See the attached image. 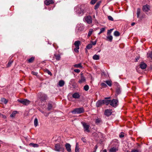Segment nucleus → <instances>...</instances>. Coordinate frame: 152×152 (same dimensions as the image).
<instances>
[{
  "label": "nucleus",
  "mask_w": 152,
  "mask_h": 152,
  "mask_svg": "<svg viewBox=\"0 0 152 152\" xmlns=\"http://www.w3.org/2000/svg\"><path fill=\"white\" fill-rule=\"evenodd\" d=\"M86 8L84 5H78L75 7V10L77 14L82 15L85 12L84 9Z\"/></svg>",
  "instance_id": "nucleus-1"
},
{
  "label": "nucleus",
  "mask_w": 152,
  "mask_h": 152,
  "mask_svg": "<svg viewBox=\"0 0 152 152\" xmlns=\"http://www.w3.org/2000/svg\"><path fill=\"white\" fill-rule=\"evenodd\" d=\"M84 109L83 107L77 108L74 109L72 111V113L73 114H80L84 113Z\"/></svg>",
  "instance_id": "nucleus-2"
},
{
  "label": "nucleus",
  "mask_w": 152,
  "mask_h": 152,
  "mask_svg": "<svg viewBox=\"0 0 152 152\" xmlns=\"http://www.w3.org/2000/svg\"><path fill=\"white\" fill-rule=\"evenodd\" d=\"M17 101L25 105H28L31 103V101L27 99H18Z\"/></svg>",
  "instance_id": "nucleus-3"
},
{
  "label": "nucleus",
  "mask_w": 152,
  "mask_h": 152,
  "mask_svg": "<svg viewBox=\"0 0 152 152\" xmlns=\"http://www.w3.org/2000/svg\"><path fill=\"white\" fill-rule=\"evenodd\" d=\"M80 44V42L79 41H77L75 42L74 45L75 46V48L74 49V51L78 53L79 52L78 50L79 49V45Z\"/></svg>",
  "instance_id": "nucleus-4"
},
{
  "label": "nucleus",
  "mask_w": 152,
  "mask_h": 152,
  "mask_svg": "<svg viewBox=\"0 0 152 152\" xmlns=\"http://www.w3.org/2000/svg\"><path fill=\"white\" fill-rule=\"evenodd\" d=\"M55 150L58 151H63L64 148L62 147V145L60 143H57L55 145Z\"/></svg>",
  "instance_id": "nucleus-5"
},
{
  "label": "nucleus",
  "mask_w": 152,
  "mask_h": 152,
  "mask_svg": "<svg viewBox=\"0 0 152 152\" xmlns=\"http://www.w3.org/2000/svg\"><path fill=\"white\" fill-rule=\"evenodd\" d=\"M81 124H82L84 129V131L87 132H89L90 130L89 128L90 127V125L87 124L86 123L82 122Z\"/></svg>",
  "instance_id": "nucleus-6"
},
{
  "label": "nucleus",
  "mask_w": 152,
  "mask_h": 152,
  "mask_svg": "<svg viewBox=\"0 0 152 152\" xmlns=\"http://www.w3.org/2000/svg\"><path fill=\"white\" fill-rule=\"evenodd\" d=\"M118 100L117 99H114L110 100V105L113 107H116L118 105Z\"/></svg>",
  "instance_id": "nucleus-7"
},
{
  "label": "nucleus",
  "mask_w": 152,
  "mask_h": 152,
  "mask_svg": "<svg viewBox=\"0 0 152 152\" xmlns=\"http://www.w3.org/2000/svg\"><path fill=\"white\" fill-rule=\"evenodd\" d=\"M85 20L87 23L91 24L92 23V18L91 16L88 15L85 18Z\"/></svg>",
  "instance_id": "nucleus-8"
},
{
  "label": "nucleus",
  "mask_w": 152,
  "mask_h": 152,
  "mask_svg": "<svg viewBox=\"0 0 152 152\" xmlns=\"http://www.w3.org/2000/svg\"><path fill=\"white\" fill-rule=\"evenodd\" d=\"M150 7L148 4H146L143 7L142 10L145 12H148L150 10Z\"/></svg>",
  "instance_id": "nucleus-9"
},
{
  "label": "nucleus",
  "mask_w": 152,
  "mask_h": 152,
  "mask_svg": "<svg viewBox=\"0 0 152 152\" xmlns=\"http://www.w3.org/2000/svg\"><path fill=\"white\" fill-rule=\"evenodd\" d=\"M65 146L66 150L68 152H71V145L69 144L68 143H66L65 145Z\"/></svg>",
  "instance_id": "nucleus-10"
},
{
  "label": "nucleus",
  "mask_w": 152,
  "mask_h": 152,
  "mask_svg": "<svg viewBox=\"0 0 152 152\" xmlns=\"http://www.w3.org/2000/svg\"><path fill=\"white\" fill-rule=\"evenodd\" d=\"M112 113L111 110L107 109L105 110L104 113L105 115L108 116L112 114Z\"/></svg>",
  "instance_id": "nucleus-11"
},
{
  "label": "nucleus",
  "mask_w": 152,
  "mask_h": 152,
  "mask_svg": "<svg viewBox=\"0 0 152 152\" xmlns=\"http://www.w3.org/2000/svg\"><path fill=\"white\" fill-rule=\"evenodd\" d=\"M72 97L74 98L78 99L80 98V95L79 93H75L72 94Z\"/></svg>",
  "instance_id": "nucleus-12"
},
{
  "label": "nucleus",
  "mask_w": 152,
  "mask_h": 152,
  "mask_svg": "<svg viewBox=\"0 0 152 152\" xmlns=\"http://www.w3.org/2000/svg\"><path fill=\"white\" fill-rule=\"evenodd\" d=\"M45 4L46 5H48L54 3V2L52 0H46L45 1Z\"/></svg>",
  "instance_id": "nucleus-13"
},
{
  "label": "nucleus",
  "mask_w": 152,
  "mask_h": 152,
  "mask_svg": "<svg viewBox=\"0 0 152 152\" xmlns=\"http://www.w3.org/2000/svg\"><path fill=\"white\" fill-rule=\"evenodd\" d=\"M140 66V68L142 69H145L147 67L146 64L143 62H141Z\"/></svg>",
  "instance_id": "nucleus-14"
},
{
  "label": "nucleus",
  "mask_w": 152,
  "mask_h": 152,
  "mask_svg": "<svg viewBox=\"0 0 152 152\" xmlns=\"http://www.w3.org/2000/svg\"><path fill=\"white\" fill-rule=\"evenodd\" d=\"M118 150V148L113 147L110 148L109 150L110 152H116Z\"/></svg>",
  "instance_id": "nucleus-15"
},
{
  "label": "nucleus",
  "mask_w": 152,
  "mask_h": 152,
  "mask_svg": "<svg viewBox=\"0 0 152 152\" xmlns=\"http://www.w3.org/2000/svg\"><path fill=\"white\" fill-rule=\"evenodd\" d=\"M85 80L86 79L85 77L81 75V76L80 79L79 80L78 82L80 83H81L84 82Z\"/></svg>",
  "instance_id": "nucleus-16"
},
{
  "label": "nucleus",
  "mask_w": 152,
  "mask_h": 152,
  "mask_svg": "<svg viewBox=\"0 0 152 152\" xmlns=\"http://www.w3.org/2000/svg\"><path fill=\"white\" fill-rule=\"evenodd\" d=\"M54 57H55L57 61H59L61 59V56L59 54H55L54 55Z\"/></svg>",
  "instance_id": "nucleus-17"
},
{
  "label": "nucleus",
  "mask_w": 152,
  "mask_h": 152,
  "mask_svg": "<svg viewBox=\"0 0 152 152\" xmlns=\"http://www.w3.org/2000/svg\"><path fill=\"white\" fill-rule=\"evenodd\" d=\"M103 104H104L103 100H99L97 102L96 104V105L97 107H99Z\"/></svg>",
  "instance_id": "nucleus-18"
},
{
  "label": "nucleus",
  "mask_w": 152,
  "mask_h": 152,
  "mask_svg": "<svg viewBox=\"0 0 152 152\" xmlns=\"http://www.w3.org/2000/svg\"><path fill=\"white\" fill-rule=\"evenodd\" d=\"M103 101L104 104H105L106 105H107L109 104H110V100H107L106 99H105L103 100Z\"/></svg>",
  "instance_id": "nucleus-19"
},
{
  "label": "nucleus",
  "mask_w": 152,
  "mask_h": 152,
  "mask_svg": "<svg viewBox=\"0 0 152 152\" xmlns=\"http://www.w3.org/2000/svg\"><path fill=\"white\" fill-rule=\"evenodd\" d=\"M107 40L111 42L113 40V37L111 35H107Z\"/></svg>",
  "instance_id": "nucleus-20"
},
{
  "label": "nucleus",
  "mask_w": 152,
  "mask_h": 152,
  "mask_svg": "<svg viewBox=\"0 0 152 152\" xmlns=\"http://www.w3.org/2000/svg\"><path fill=\"white\" fill-rule=\"evenodd\" d=\"M78 30L79 31H82L84 29L83 26L82 25H78L77 26V27Z\"/></svg>",
  "instance_id": "nucleus-21"
},
{
  "label": "nucleus",
  "mask_w": 152,
  "mask_h": 152,
  "mask_svg": "<svg viewBox=\"0 0 152 152\" xmlns=\"http://www.w3.org/2000/svg\"><path fill=\"white\" fill-rule=\"evenodd\" d=\"M34 57H32L31 58L27 60V61L28 63H31L34 61Z\"/></svg>",
  "instance_id": "nucleus-22"
},
{
  "label": "nucleus",
  "mask_w": 152,
  "mask_h": 152,
  "mask_svg": "<svg viewBox=\"0 0 152 152\" xmlns=\"http://www.w3.org/2000/svg\"><path fill=\"white\" fill-rule=\"evenodd\" d=\"M65 84V82L63 80H60L59 81L58 85L60 87H62Z\"/></svg>",
  "instance_id": "nucleus-23"
},
{
  "label": "nucleus",
  "mask_w": 152,
  "mask_h": 152,
  "mask_svg": "<svg viewBox=\"0 0 152 152\" xmlns=\"http://www.w3.org/2000/svg\"><path fill=\"white\" fill-rule=\"evenodd\" d=\"M47 99V96L46 94H43L41 98V100L43 101H45Z\"/></svg>",
  "instance_id": "nucleus-24"
},
{
  "label": "nucleus",
  "mask_w": 152,
  "mask_h": 152,
  "mask_svg": "<svg viewBox=\"0 0 152 152\" xmlns=\"http://www.w3.org/2000/svg\"><path fill=\"white\" fill-rule=\"evenodd\" d=\"M1 101L5 104H6L8 102V100L4 98H1Z\"/></svg>",
  "instance_id": "nucleus-25"
},
{
  "label": "nucleus",
  "mask_w": 152,
  "mask_h": 152,
  "mask_svg": "<svg viewBox=\"0 0 152 152\" xmlns=\"http://www.w3.org/2000/svg\"><path fill=\"white\" fill-rule=\"evenodd\" d=\"M101 1H98L95 5L94 7V9L95 10H96L99 7L100 4H101Z\"/></svg>",
  "instance_id": "nucleus-26"
},
{
  "label": "nucleus",
  "mask_w": 152,
  "mask_h": 152,
  "mask_svg": "<svg viewBox=\"0 0 152 152\" xmlns=\"http://www.w3.org/2000/svg\"><path fill=\"white\" fill-rule=\"evenodd\" d=\"M29 145L30 146L34 148L38 147L39 146V145L37 144L33 143H30L29 144Z\"/></svg>",
  "instance_id": "nucleus-27"
},
{
  "label": "nucleus",
  "mask_w": 152,
  "mask_h": 152,
  "mask_svg": "<svg viewBox=\"0 0 152 152\" xmlns=\"http://www.w3.org/2000/svg\"><path fill=\"white\" fill-rule=\"evenodd\" d=\"M74 66L75 67L77 68H82V66L81 65V63L75 64L74 65Z\"/></svg>",
  "instance_id": "nucleus-28"
},
{
  "label": "nucleus",
  "mask_w": 152,
  "mask_h": 152,
  "mask_svg": "<svg viewBox=\"0 0 152 152\" xmlns=\"http://www.w3.org/2000/svg\"><path fill=\"white\" fill-rule=\"evenodd\" d=\"M93 58L95 60H98L99 58V55H94L93 57Z\"/></svg>",
  "instance_id": "nucleus-29"
},
{
  "label": "nucleus",
  "mask_w": 152,
  "mask_h": 152,
  "mask_svg": "<svg viewBox=\"0 0 152 152\" xmlns=\"http://www.w3.org/2000/svg\"><path fill=\"white\" fill-rule=\"evenodd\" d=\"M93 30L92 28H90L89 29V31L87 37L88 38H89L90 36L92 34Z\"/></svg>",
  "instance_id": "nucleus-30"
},
{
  "label": "nucleus",
  "mask_w": 152,
  "mask_h": 152,
  "mask_svg": "<svg viewBox=\"0 0 152 152\" xmlns=\"http://www.w3.org/2000/svg\"><path fill=\"white\" fill-rule=\"evenodd\" d=\"M102 122V121L100 118H97L95 121V123L97 124H99Z\"/></svg>",
  "instance_id": "nucleus-31"
},
{
  "label": "nucleus",
  "mask_w": 152,
  "mask_h": 152,
  "mask_svg": "<svg viewBox=\"0 0 152 152\" xmlns=\"http://www.w3.org/2000/svg\"><path fill=\"white\" fill-rule=\"evenodd\" d=\"M78 144L77 143H76V145L75 148V152H79V148L78 146Z\"/></svg>",
  "instance_id": "nucleus-32"
},
{
  "label": "nucleus",
  "mask_w": 152,
  "mask_h": 152,
  "mask_svg": "<svg viewBox=\"0 0 152 152\" xmlns=\"http://www.w3.org/2000/svg\"><path fill=\"white\" fill-rule=\"evenodd\" d=\"M34 124L35 126L36 127L38 125V121L37 118H35L34 120Z\"/></svg>",
  "instance_id": "nucleus-33"
},
{
  "label": "nucleus",
  "mask_w": 152,
  "mask_h": 152,
  "mask_svg": "<svg viewBox=\"0 0 152 152\" xmlns=\"http://www.w3.org/2000/svg\"><path fill=\"white\" fill-rule=\"evenodd\" d=\"M105 30V28H103L100 29V32L98 33V34L99 35L102 33H103Z\"/></svg>",
  "instance_id": "nucleus-34"
},
{
  "label": "nucleus",
  "mask_w": 152,
  "mask_h": 152,
  "mask_svg": "<svg viewBox=\"0 0 152 152\" xmlns=\"http://www.w3.org/2000/svg\"><path fill=\"white\" fill-rule=\"evenodd\" d=\"M114 35L116 37H118L119 36L120 34L119 32L117 31H115L114 33Z\"/></svg>",
  "instance_id": "nucleus-35"
},
{
  "label": "nucleus",
  "mask_w": 152,
  "mask_h": 152,
  "mask_svg": "<svg viewBox=\"0 0 152 152\" xmlns=\"http://www.w3.org/2000/svg\"><path fill=\"white\" fill-rule=\"evenodd\" d=\"M147 57L152 59V52H150L147 53Z\"/></svg>",
  "instance_id": "nucleus-36"
},
{
  "label": "nucleus",
  "mask_w": 152,
  "mask_h": 152,
  "mask_svg": "<svg viewBox=\"0 0 152 152\" xmlns=\"http://www.w3.org/2000/svg\"><path fill=\"white\" fill-rule=\"evenodd\" d=\"M17 111H13L12 114L10 115V117H14L16 114L17 113Z\"/></svg>",
  "instance_id": "nucleus-37"
},
{
  "label": "nucleus",
  "mask_w": 152,
  "mask_h": 152,
  "mask_svg": "<svg viewBox=\"0 0 152 152\" xmlns=\"http://www.w3.org/2000/svg\"><path fill=\"white\" fill-rule=\"evenodd\" d=\"M13 60H10L9 61L8 63V64H7V67H9L11 65V64H12V63H13Z\"/></svg>",
  "instance_id": "nucleus-38"
},
{
  "label": "nucleus",
  "mask_w": 152,
  "mask_h": 152,
  "mask_svg": "<svg viewBox=\"0 0 152 152\" xmlns=\"http://www.w3.org/2000/svg\"><path fill=\"white\" fill-rule=\"evenodd\" d=\"M113 29H111L110 30H108L107 33V35H111V34Z\"/></svg>",
  "instance_id": "nucleus-39"
},
{
  "label": "nucleus",
  "mask_w": 152,
  "mask_h": 152,
  "mask_svg": "<svg viewBox=\"0 0 152 152\" xmlns=\"http://www.w3.org/2000/svg\"><path fill=\"white\" fill-rule=\"evenodd\" d=\"M52 107V105L50 104L49 103L48 104V109L49 110H50Z\"/></svg>",
  "instance_id": "nucleus-40"
},
{
  "label": "nucleus",
  "mask_w": 152,
  "mask_h": 152,
  "mask_svg": "<svg viewBox=\"0 0 152 152\" xmlns=\"http://www.w3.org/2000/svg\"><path fill=\"white\" fill-rule=\"evenodd\" d=\"M84 89L86 91H87L89 89V86L88 85H86L84 86Z\"/></svg>",
  "instance_id": "nucleus-41"
},
{
  "label": "nucleus",
  "mask_w": 152,
  "mask_h": 152,
  "mask_svg": "<svg viewBox=\"0 0 152 152\" xmlns=\"http://www.w3.org/2000/svg\"><path fill=\"white\" fill-rule=\"evenodd\" d=\"M92 47V44H89L87 46L86 48L88 49H90Z\"/></svg>",
  "instance_id": "nucleus-42"
},
{
  "label": "nucleus",
  "mask_w": 152,
  "mask_h": 152,
  "mask_svg": "<svg viewBox=\"0 0 152 152\" xmlns=\"http://www.w3.org/2000/svg\"><path fill=\"white\" fill-rule=\"evenodd\" d=\"M106 83L110 86L112 85V83L111 81L107 80L106 81Z\"/></svg>",
  "instance_id": "nucleus-43"
},
{
  "label": "nucleus",
  "mask_w": 152,
  "mask_h": 152,
  "mask_svg": "<svg viewBox=\"0 0 152 152\" xmlns=\"http://www.w3.org/2000/svg\"><path fill=\"white\" fill-rule=\"evenodd\" d=\"M140 9L139 8H138L137 10V16L138 18L139 17V15H140Z\"/></svg>",
  "instance_id": "nucleus-44"
},
{
  "label": "nucleus",
  "mask_w": 152,
  "mask_h": 152,
  "mask_svg": "<svg viewBox=\"0 0 152 152\" xmlns=\"http://www.w3.org/2000/svg\"><path fill=\"white\" fill-rule=\"evenodd\" d=\"M45 72L47 73L48 75H50V76L52 75V73L48 69H46L45 70Z\"/></svg>",
  "instance_id": "nucleus-45"
},
{
  "label": "nucleus",
  "mask_w": 152,
  "mask_h": 152,
  "mask_svg": "<svg viewBox=\"0 0 152 152\" xmlns=\"http://www.w3.org/2000/svg\"><path fill=\"white\" fill-rule=\"evenodd\" d=\"M121 92V90L119 88H117L116 89V93L118 94H119Z\"/></svg>",
  "instance_id": "nucleus-46"
},
{
  "label": "nucleus",
  "mask_w": 152,
  "mask_h": 152,
  "mask_svg": "<svg viewBox=\"0 0 152 152\" xmlns=\"http://www.w3.org/2000/svg\"><path fill=\"white\" fill-rule=\"evenodd\" d=\"M97 0H91L90 2V3L92 4H94L95 3Z\"/></svg>",
  "instance_id": "nucleus-47"
},
{
  "label": "nucleus",
  "mask_w": 152,
  "mask_h": 152,
  "mask_svg": "<svg viewBox=\"0 0 152 152\" xmlns=\"http://www.w3.org/2000/svg\"><path fill=\"white\" fill-rule=\"evenodd\" d=\"M108 19L111 21H113V18L110 16H108Z\"/></svg>",
  "instance_id": "nucleus-48"
},
{
  "label": "nucleus",
  "mask_w": 152,
  "mask_h": 152,
  "mask_svg": "<svg viewBox=\"0 0 152 152\" xmlns=\"http://www.w3.org/2000/svg\"><path fill=\"white\" fill-rule=\"evenodd\" d=\"M81 140L84 142L85 143L86 142V140L85 138L82 137L81 138Z\"/></svg>",
  "instance_id": "nucleus-49"
},
{
  "label": "nucleus",
  "mask_w": 152,
  "mask_h": 152,
  "mask_svg": "<svg viewBox=\"0 0 152 152\" xmlns=\"http://www.w3.org/2000/svg\"><path fill=\"white\" fill-rule=\"evenodd\" d=\"M0 117H2L4 119L6 118V117L5 115L1 113H0Z\"/></svg>",
  "instance_id": "nucleus-50"
},
{
  "label": "nucleus",
  "mask_w": 152,
  "mask_h": 152,
  "mask_svg": "<svg viewBox=\"0 0 152 152\" xmlns=\"http://www.w3.org/2000/svg\"><path fill=\"white\" fill-rule=\"evenodd\" d=\"M124 133L123 132H121V134L119 135V137L120 138H122L124 137Z\"/></svg>",
  "instance_id": "nucleus-51"
},
{
  "label": "nucleus",
  "mask_w": 152,
  "mask_h": 152,
  "mask_svg": "<svg viewBox=\"0 0 152 152\" xmlns=\"http://www.w3.org/2000/svg\"><path fill=\"white\" fill-rule=\"evenodd\" d=\"M74 71L77 73H79L80 72V70L79 69H75L74 70Z\"/></svg>",
  "instance_id": "nucleus-52"
},
{
  "label": "nucleus",
  "mask_w": 152,
  "mask_h": 152,
  "mask_svg": "<svg viewBox=\"0 0 152 152\" xmlns=\"http://www.w3.org/2000/svg\"><path fill=\"white\" fill-rule=\"evenodd\" d=\"M32 74L35 75H37L38 73L37 72H32Z\"/></svg>",
  "instance_id": "nucleus-53"
},
{
  "label": "nucleus",
  "mask_w": 152,
  "mask_h": 152,
  "mask_svg": "<svg viewBox=\"0 0 152 152\" xmlns=\"http://www.w3.org/2000/svg\"><path fill=\"white\" fill-rule=\"evenodd\" d=\"M140 57L139 56H137L135 58V59L136 60L135 61L137 62L138 61V60L139 59Z\"/></svg>",
  "instance_id": "nucleus-54"
},
{
  "label": "nucleus",
  "mask_w": 152,
  "mask_h": 152,
  "mask_svg": "<svg viewBox=\"0 0 152 152\" xmlns=\"http://www.w3.org/2000/svg\"><path fill=\"white\" fill-rule=\"evenodd\" d=\"M131 152H140L138 150H133Z\"/></svg>",
  "instance_id": "nucleus-55"
},
{
  "label": "nucleus",
  "mask_w": 152,
  "mask_h": 152,
  "mask_svg": "<svg viewBox=\"0 0 152 152\" xmlns=\"http://www.w3.org/2000/svg\"><path fill=\"white\" fill-rule=\"evenodd\" d=\"M101 85L102 86H104V87H106L107 86V85L104 83H102L101 84Z\"/></svg>",
  "instance_id": "nucleus-56"
},
{
  "label": "nucleus",
  "mask_w": 152,
  "mask_h": 152,
  "mask_svg": "<svg viewBox=\"0 0 152 152\" xmlns=\"http://www.w3.org/2000/svg\"><path fill=\"white\" fill-rule=\"evenodd\" d=\"M92 45H95L96 44V41H95L94 42H92Z\"/></svg>",
  "instance_id": "nucleus-57"
},
{
  "label": "nucleus",
  "mask_w": 152,
  "mask_h": 152,
  "mask_svg": "<svg viewBox=\"0 0 152 152\" xmlns=\"http://www.w3.org/2000/svg\"><path fill=\"white\" fill-rule=\"evenodd\" d=\"M135 24V23H132L131 24V25L132 26H133Z\"/></svg>",
  "instance_id": "nucleus-58"
},
{
  "label": "nucleus",
  "mask_w": 152,
  "mask_h": 152,
  "mask_svg": "<svg viewBox=\"0 0 152 152\" xmlns=\"http://www.w3.org/2000/svg\"><path fill=\"white\" fill-rule=\"evenodd\" d=\"M103 152H107V151L106 150L104 149L103 151Z\"/></svg>",
  "instance_id": "nucleus-59"
},
{
  "label": "nucleus",
  "mask_w": 152,
  "mask_h": 152,
  "mask_svg": "<svg viewBox=\"0 0 152 152\" xmlns=\"http://www.w3.org/2000/svg\"><path fill=\"white\" fill-rule=\"evenodd\" d=\"M95 148L96 150L97 148V145H96L95 147Z\"/></svg>",
  "instance_id": "nucleus-60"
},
{
  "label": "nucleus",
  "mask_w": 152,
  "mask_h": 152,
  "mask_svg": "<svg viewBox=\"0 0 152 152\" xmlns=\"http://www.w3.org/2000/svg\"><path fill=\"white\" fill-rule=\"evenodd\" d=\"M110 97H108V98H107V99H110Z\"/></svg>",
  "instance_id": "nucleus-61"
},
{
  "label": "nucleus",
  "mask_w": 152,
  "mask_h": 152,
  "mask_svg": "<svg viewBox=\"0 0 152 152\" xmlns=\"http://www.w3.org/2000/svg\"><path fill=\"white\" fill-rule=\"evenodd\" d=\"M125 152H130L129 151H125Z\"/></svg>",
  "instance_id": "nucleus-62"
},
{
  "label": "nucleus",
  "mask_w": 152,
  "mask_h": 152,
  "mask_svg": "<svg viewBox=\"0 0 152 152\" xmlns=\"http://www.w3.org/2000/svg\"><path fill=\"white\" fill-rule=\"evenodd\" d=\"M96 152V150H95V151H94V152Z\"/></svg>",
  "instance_id": "nucleus-63"
},
{
  "label": "nucleus",
  "mask_w": 152,
  "mask_h": 152,
  "mask_svg": "<svg viewBox=\"0 0 152 152\" xmlns=\"http://www.w3.org/2000/svg\"><path fill=\"white\" fill-rule=\"evenodd\" d=\"M94 18H95V15H94Z\"/></svg>",
  "instance_id": "nucleus-64"
}]
</instances>
